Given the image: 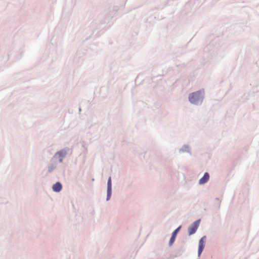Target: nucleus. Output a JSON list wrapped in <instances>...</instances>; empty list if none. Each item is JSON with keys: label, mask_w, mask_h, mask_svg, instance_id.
Returning <instances> with one entry per match:
<instances>
[{"label": "nucleus", "mask_w": 259, "mask_h": 259, "mask_svg": "<svg viewBox=\"0 0 259 259\" xmlns=\"http://www.w3.org/2000/svg\"><path fill=\"white\" fill-rule=\"evenodd\" d=\"M201 99L200 93L197 92L196 93H193L190 95L189 97V100L191 103L197 104Z\"/></svg>", "instance_id": "obj_1"}, {"label": "nucleus", "mask_w": 259, "mask_h": 259, "mask_svg": "<svg viewBox=\"0 0 259 259\" xmlns=\"http://www.w3.org/2000/svg\"><path fill=\"white\" fill-rule=\"evenodd\" d=\"M199 224H200V220H197V221L194 222L192 224V225L189 228L188 232H189V234L190 235H191L196 232L197 229L198 228Z\"/></svg>", "instance_id": "obj_2"}, {"label": "nucleus", "mask_w": 259, "mask_h": 259, "mask_svg": "<svg viewBox=\"0 0 259 259\" xmlns=\"http://www.w3.org/2000/svg\"><path fill=\"white\" fill-rule=\"evenodd\" d=\"M205 237H202L199 241L198 255L199 256L202 253L205 245Z\"/></svg>", "instance_id": "obj_3"}, {"label": "nucleus", "mask_w": 259, "mask_h": 259, "mask_svg": "<svg viewBox=\"0 0 259 259\" xmlns=\"http://www.w3.org/2000/svg\"><path fill=\"white\" fill-rule=\"evenodd\" d=\"M180 228H181V227L180 226L177 229H176L172 233V236L169 240V245L170 246L172 245V244L175 242L177 234L178 232H179Z\"/></svg>", "instance_id": "obj_4"}, {"label": "nucleus", "mask_w": 259, "mask_h": 259, "mask_svg": "<svg viewBox=\"0 0 259 259\" xmlns=\"http://www.w3.org/2000/svg\"><path fill=\"white\" fill-rule=\"evenodd\" d=\"M209 175L208 174V173L207 172H205L203 176V177L201 178L199 181V184H204L205 183H206L208 180H209Z\"/></svg>", "instance_id": "obj_5"}, {"label": "nucleus", "mask_w": 259, "mask_h": 259, "mask_svg": "<svg viewBox=\"0 0 259 259\" xmlns=\"http://www.w3.org/2000/svg\"><path fill=\"white\" fill-rule=\"evenodd\" d=\"M62 186L60 182H57L52 187L53 191L56 192H60L62 190Z\"/></svg>", "instance_id": "obj_6"}, {"label": "nucleus", "mask_w": 259, "mask_h": 259, "mask_svg": "<svg viewBox=\"0 0 259 259\" xmlns=\"http://www.w3.org/2000/svg\"><path fill=\"white\" fill-rule=\"evenodd\" d=\"M108 186V189H107V192H108V197H110L111 194V178H109L108 181L107 183Z\"/></svg>", "instance_id": "obj_7"}, {"label": "nucleus", "mask_w": 259, "mask_h": 259, "mask_svg": "<svg viewBox=\"0 0 259 259\" xmlns=\"http://www.w3.org/2000/svg\"><path fill=\"white\" fill-rule=\"evenodd\" d=\"M56 155H59L60 156H63L64 154L62 151L58 152L56 153Z\"/></svg>", "instance_id": "obj_8"}, {"label": "nucleus", "mask_w": 259, "mask_h": 259, "mask_svg": "<svg viewBox=\"0 0 259 259\" xmlns=\"http://www.w3.org/2000/svg\"><path fill=\"white\" fill-rule=\"evenodd\" d=\"M53 167H51L49 168V171H51L52 170H53Z\"/></svg>", "instance_id": "obj_9"}]
</instances>
